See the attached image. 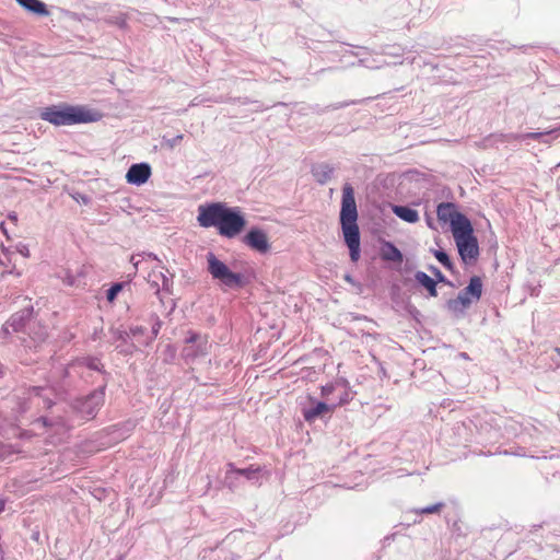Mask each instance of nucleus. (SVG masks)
Instances as JSON below:
<instances>
[{"mask_svg": "<svg viewBox=\"0 0 560 560\" xmlns=\"http://www.w3.org/2000/svg\"><path fill=\"white\" fill-rule=\"evenodd\" d=\"M197 221L202 228H217L219 234L228 238L237 236L246 225L240 208L221 202L199 206Z\"/></svg>", "mask_w": 560, "mask_h": 560, "instance_id": "1", "label": "nucleus"}, {"mask_svg": "<svg viewBox=\"0 0 560 560\" xmlns=\"http://www.w3.org/2000/svg\"><path fill=\"white\" fill-rule=\"evenodd\" d=\"M358 210L353 187L346 183L342 187L340 223L345 242L350 252V259L357 262L360 258V231L358 226Z\"/></svg>", "mask_w": 560, "mask_h": 560, "instance_id": "2", "label": "nucleus"}, {"mask_svg": "<svg viewBox=\"0 0 560 560\" xmlns=\"http://www.w3.org/2000/svg\"><path fill=\"white\" fill-rule=\"evenodd\" d=\"M42 119L55 126H70L97 121L100 114L80 105H52L40 113Z\"/></svg>", "mask_w": 560, "mask_h": 560, "instance_id": "3", "label": "nucleus"}, {"mask_svg": "<svg viewBox=\"0 0 560 560\" xmlns=\"http://www.w3.org/2000/svg\"><path fill=\"white\" fill-rule=\"evenodd\" d=\"M207 271L212 279L220 282L226 289H241L246 285V280L242 273L233 272L228 265L220 260L214 253L208 252Z\"/></svg>", "mask_w": 560, "mask_h": 560, "instance_id": "4", "label": "nucleus"}, {"mask_svg": "<svg viewBox=\"0 0 560 560\" xmlns=\"http://www.w3.org/2000/svg\"><path fill=\"white\" fill-rule=\"evenodd\" d=\"M105 388L106 384H103L88 396L75 400L74 409L82 418L93 419L96 416L100 408L104 405Z\"/></svg>", "mask_w": 560, "mask_h": 560, "instance_id": "5", "label": "nucleus"}, {"mask_svg": "<svg viewBox=\"0 0 560 560\" xmlns=\"http://www.w3.org/2000/svg\"><path fill=\"white\" fill-rule=\"evenodd\" d=\"M24 399L26 402L21 407L22 412H25L32 407L49 409L55 404L54 390L50 387H30Z\"/></svg>", "mask_w": 560, "mask_h": 560, "instance_id": "6", "label": "nucleus"}, {"mask_svg": "<svg viewBox=\"0 0 560 560\" xmlns=\"http://www.w3.org/2000/svg\"><path fill=\"white\" fill-rule=\"evenodd\" d=\"M261 467L249 466L247 468H236L233 463L228 464V470L225 474V483L230 489H235L238 485V476L244 477L249 481H258Z\"/></svg>", "mask_w": 560, "mask_h": 560, "instance_id": "7", "label": "nucleus"}, {"mask_svg": "<svg viewBox=\"0 0 560 560\" xmlns=\"http://www.w3.org/2000/svg\"><path fill=\"white\" fill-rule=\"evenodd\" d=\"M208 339L197 332L189 331L186 338V346L183 349V355L186 359H195L208 353Z\"/></svg>", "mask_w": 560, "mask_h": 560, "instance_id": "8", "label": "nucleus"}, {"mask_svg": "<svg viewBox=\"0 0 560 560\" xmlns=\"http://www.w3.org/2000/svg\"><path fill=\"white\" fill-rule=\"evenodd\" d=\"M456 243L458 254L465 265L474 264L479 256L478 241L475 235L459 240Z\"/></svg>", "mask_w": 560, "mask_h": 560, "instance_id": "9", "label": "nucleus"}, {"mask_svg": "<svg viewBox=\"0 0 560 560\" xmlns=\"http://www.w3.org/2000/svg\"><path fill=\"white\" fill-rule=\"evenodd\" d=\"M243 242L252 249L265 254L270 249L268 236L265 231L254 228L244 236Z\"/></svg>", "mask_w": 560, "mask_h": 560, "instance_id": "10", "label": "nucleus"}, {"mask_svg": "<svg viewBox=\"0 0 560 560\" xmlns=\"http://www.w3.org/2000/svg\"><path fill=\"white\" fill-rule=\"evenodd\" d=\"M451 230L455 242L474 235L472 225L463 213L455 217V220L451 223Z\"/></svg>", "mask_w": 560, "mask_h": 560, "instance_id": "11", "label": "nucleus"}, {"mask_svg": "<svg viewBox=\"0 0 560 560\" xmlns=\"http://www.w3.org/2000/svg\"><path fill=\"white\" fill-rule=\"evenodd\" d=\"M33 312H34L33 306H26L23 310L11 315V317L8 319V322L4 325L5 330H9V328H11L12 331H14V332L23 330L26 326V323L32 317Z\"/></svg>", "mask_w": 560, "mask_h": 560, "instance_id": "12", "label": "nucleus"}, {"mask_svg": "<svg viewBox=\"0 0 560 560\" xmlns=\"http://www.w3.org/2000/svg\"><path fill=\"white\" fill-rule=\"evenodd\" d=\"M151 277L153 278L152 285L156 288L158 294L160 293L161 289L166 292H171V288L173 285V275H171L167 269L163 270L162 268L158 272L153 271Z\"/></svg>", "mask_w": 560, "mask_h": 560, "instance_id": "13", "label": "nucleus"}, {"mask_svg": "<svg viewBox=\"0 0 560 560\" xmlns=\"http://www.w3.org/2000/svg\"><path fill=\"white\" fill-rule=\"evenodd\" d=\"M471 303L472 299L462 290L456 299H451L447 301L446 306L454 314L462 315L471 305Z\"/></svg>", "mask_w": 560, "mask_h": 560, "instance_id": "14", "label": "nucleus"}, {"mask_svg": "<svg viewBox=\"0 0 560 560\" xmlns=\"http://www.w3.org/2000/svg\"><path fill=\"white\" fill-rule=\"evenodd\" d=\"M438 219L442 222H450V224L455 220V217L460 214L456 210L454 203L451 202H442L438 206L436 209Z\"/></svg>", "mask_w": 560, "mask_h": 560, "instance_id": "15", "label": "nucleus"}, {"mask_svg": "<svg viewBox=\"0 0 560 560\" xmlns=\"http://www.w3.org/2000/svg\"><path fill=\"white\" fill-rule=\"evenodd\" d=\"M329 410L330 407L326 402L318 401L310 408H303V417L305 421L313 422L317 418L327 413Z\"/></svg>", "mask_w": 560, "mask_h": 560, "instance_id": "16", "label": "nucleus"}, {"mask_svg": "<svg viewBox=\"0 0 560 560\" xmlns=\"http://www.w3.org/2000/svg\"><path fill=\"white\" fill-rule=\"evenodd\" d=\"M21 7H23L25 10L40 15V16H47L49 15V11L47 9V5L40 1V0H15Z\"/></svg>", "mask_w": 560, "mask_h": 560, "instance_id": "17", "label": "nucleus"}, {"mask_svg": "<svg viewBox=\"0 0 560 560\" xmlns=\"http://www.w3.org/2000/svg\"><path fill=\"white\" fill-rule=\"evenodd\" d=\"M393 212L401 220L408 223H416L419 221V213L417 210L407 206H394Z\"/></svg>", "mask_w": 560, "mask_h": 560, "instance_id": "18", "label": "nucleus"}, {"mask_svg": "<svg viewBox=\"0 0 560 560\" xmlns=\"http://www.w3.org/2000/svg\"><path fill=\"white\" fill-rule=\"evenodd\" d=\"M415 279L418 283H420L422 287H424L428 290V292L431 296L438 295L436 282L434 281V279H432L425 272L417 271L415 273Z\"/></svg>", "mask_w": 560, "mask_h": 560, "instance_id": "19", "label": "nucleus"}, {"mask_svg": "<svg viewBox=\"0 0 560 560\" xmlns=\"http://www.w3.org/2000/svg\"><path fill=\"white\" fill-rule=\"evenodd\" d=\"M468 296L475 301H478L482 293V282L479 277H472L469 281V284L463 290Z\"/></svg>", "mask_w": 560, "mask_h": 560, "instance_id": "20", "label": "nucleus"}, {"mask_svg": "<svg viewBox=\"0 0 560 560\" xmlns=\"http://www.w3.org/2000/svg\"><path fill=\"white\" fill-rule=\"evenodd\" d=\"M386 248L387 249L384 253L385 259L392 260V261H401L402 260V254L395 245L387 243Z\"/></svg>", "mask_w": 560, "mask_h": 560, "instance_id": "21", "label": "nucleus"}, {"mask_svg": "<svg viewBox=\"0 0 560 560\" xmlns=\"http://www.w3.org/2000/svg\"><path fill=\"white\" fill-rule=\"evenodd\" d=\"M129 336L130 338H133L139 346H143L141 341H143L147 337L145 332L147 329L142 326H132L129 328Z\"/></svg>", "mask_w": 560, "mask_h": 560, "instance_id": "22", "label": "nucleus"}, {"mask_svg": "<svg viewBox=\"0 0 560 560\" xmlns=\"http://www.w3.org/2000/svg\"><path fill=\"white\" fill-rule=\"evenodd\" d=\"M126 175H151V167L148 163L133 164Z\"/></svg>", "mask_w": 560, "mask_h": 560, "instance_id": "23", "label": "nucleus"}, {"mask_svg": "<svg viewBox=\"0 0 560 560\" xmlns=\"http://www.w3.org/2000/svg\"><path fill=\"white\" fill-rule=\"evenodd\" d=\"M434 257L441 262L446 269L453 270L454 265L450 259L448 255L444 250H433Z\"/></svg>", "mask_w": 560, "mask_h": 560, "instance_id": "24", "label": "nucleus"}, {"mask_svg": "<svg viewBox=\"0 0 560 560\" xmlns=\"http://www.w3.org/2000/svg\"><path fill=\"white\" fill-rule=\"evenodd\" d=\"M443 506H444L443 502H438L435 504L428 505V506L422 508V509H417V510H415V513H417V514L439 513L442 510Z\"/></svg>", "mask_w": 560, "mask_h": 560, "instance_id": "25", "label": "nucleus"}, {"mask_svg": "<svg viewBox=\"0 0 560 560\" xmlns=\"http://www.w3.org/2000/svg\"><path fill=\"white\" fill-rule=\"evenodd\" d=\"M161 320L159 318L155 319V323L152 326V331L150 335L147 334V337L143 341H141L142 345H150L158 336L160 328H161Z\"/></svg>", "mask_w": 560, "mask_h": 560, "instance_id": "26", "label": "nucleus"}, {"mask_svg": "<svg viewBox=\"0 0 560 560\" xmlns=\"http://www.w3.org/2000/svg\"><path fill=\"white\" fill-rule=\"evenodd\" d=\"M122 289V283H115L113 284L108 290H107V293H106V298L108 300V302H113L117 294L121 291Z\"/></svg>", "mask_w": 560, "mask_h": 560, "instance_id": "27", "label": "nucleus"}, {"mask_svg": "<svg viewBox=\"0 0 560 560\" xmlns=\"http://www.w3.org/2000/svg\"><path fill=\"white\" fill-rule=\"evenodd\" d=\"M140 257H148L150 259H155L158 260L156 256L152 253H144L142 255L138 254V255H132L131 258H130V262L133 265V268L137 270L138 269V266L139 264L141 262L140 260Z\"/></svg>", "mask_w": 560, "mask_h": 560, "instance_id": "28", "label": "nucleus"}, {"mask_svg": "<svg viewBox=\"0 0 560 560\" xmlns=\"http://www.w3.org/2000/svg\"><path fill=\"white\" fill-rule=\"evenodd\" d=\"M85 362H86V366L89 369L102 372L103 364L101 363V361L98 359H96V358H89V359L85 360Z\"/></svg>", "mask_w": 560, "mask_h": 560, "instance_id": "29", "label": "nucleus"}, {"mask_svg": "<svg viewBox=\"0 0 560 560\" xmlns=\"http://www.w3.org/2000/svg\"><path fill=\"white\" fill-rule=\"evenodd\" d=\"M71 197L79 203L88 205L90 202V198L80 192L71 194Z\"/></svg>", "mask_w": 560, "mask_h": 560, "instance_id": "30", "label": "nucleus"}, {"mask_svg": "<svg viewBox=\"0 0 560 560\" xmlns=\"http://www.w3.org/2000/svg\"><path fill=\"white\" fill-rule=\"evenodd\" d=\"M16 252L19 254H21L23 257L27 258L30 257V249H28V246L26 244H23V243H19L16 246Z\"/></svg>", "mask_w": 560, "mask_h": 560, "instance_id": "31", "label": "nucleus"}, {"mask_svg": "<svg viewBox=\"0 0 560 560\" xmlns=\"http://www.w3.org/2000/svg\"><path fill=\"white\" fill-rule=\"evenodd\" d=\"M126 178L129 184H133L137 186L143 185L149 179V177H126Z\"/></svg>", "mask_w": 560, "mask_h": 560, "instance_id": "32", "label": "nucleus"}, {"mask_svg": "<svg viewBox=\"0 0 560 560\" xmlns=\"http://www.w3.org/2000/svg\"><path fill=\"white\" fill-rule=\"evenodd\" d=\"M115 338L117 340H121L122 342H127V340L130 338L129 332L125 330H117L115 332Z\"/></svg>", "mask_w": 560, "mask_h": 560, "instance_id": "33", "label": "nucleus"}, {"mask_svg": "<svg viewBox=\"0 0 560 560\" xmlns=\"http://www.w3.org/2000/svg\"><path fill=\"white\" fill-rule=\"evenodd\" d=\"M431 270L435 275V277L439 279V281H445V277L442 275V272L436 267H432Z\"/></svg>", "mask_w": 560, "mask_h": 560, "instance_id": "34", "label": "nucleus"}, {"mask_svg": "<svg viewBox=\"0 0 560 560\" xmlns=\"http://www.w3.org/2000/svg\"><path fill=\"white\" fill-rule=\"evenodd\" d=\"M37 423H42L44 427H47V425H50V423L48 422V419L45 418V417H40L36 420Z\"/></svg>", "mask_w": 560, "mask_h": 560, "instance_id": "35", "label": "nucleus"}, {"mask_svg": "<svg viewBox=\"0 0 560 560\" xmlns=\"http://www.w3.org/2000/svg\"><path fill=\"white\" fill-rule=\"evenodd\" d=\"M8 218L13 222L18 221V214L15 212L10 213Z\"/></svg>", "mask_w": 560, "mask_h": 560, "instance_id": "36", "label": "nucleus"}, {"mask_svg": "<svg viewBox=\"0 0 560 560\" xmlns=\"http://www.w3.org/2000/svg\"><path fill=\"white\" fill-rule=\"evenodd\" d=\"M5 501L3 499H0V513L4 511Z\"/></svg>", "mask_w": 560, "mask_h": 560, "instance_id": "37", "label": "nucleus"}, {"mask_svg": "<svg viewBox=\"0 0 560 560\" xmlns=\"http://www.w3.org/2000/svg\"><path fill=\"white\" fill-rule=\"evenodd\" d=\"M210 486H211V479H210V477H209V476H207V489H206V491H205V492H207V491H208V489L210 488Z\"/></svg>", "mask_w": 560, "mask_h": 560, "instance_id": "38", "label": "nucleus"}, {"mask_svg": "<svg viewBox=\"0 0 560 560\" xmlns=\"http://www.w3.org/2000/svg\"><path fill=\"white\" fill-rule=\"evenodd\" d=\"M529 136H530L533 139H537L539 135H538V133H532V135H529Z\"/></svg>", "mask_w": 560, "mask_h": 560, "instance_id": "39", "label": "nucleus"}, {"mask_svg": "<svg viewBox=\"0 0 560 560\" xmlns=\"http://www.w3.org/2000/svg\"><path fill=\"white\" fill-rule=\"evenodd\" d=\"M0 229H1L4 233H7V231H5V229H4V223H3V222L0 224Z\"/></svg>", "mask_w": 560, "mask_h": 560, "instance_id": "40", "label": "nucleus"}, {"mask_svg": "<svg viewBox=\"0 0 560 560\" xmlns=\"http://www.w3.org/2000/svg\"><path fill=\"white\" fill-rule=\"evenodd\" d=\"M346 280H347V281H350V282L352 281V279H351V277H350V276H346Z\"/></svg>", "mask_w": 560, "mask_h": 560, "instance_id": "41", "label": "nucleus"}, {"mask_svg": "<svg viewBox=\"0 0 560 560\" xmlns=\"http://www.w3.org/2000/svg\"><path fill=\"white\" fill-rule=\"evenodd\" d=\"M132 350L121 349V352H131Z\"/></svg>", "mask_w": 560, "mask_h": 560, "instance_id": "42", "label": "nucleus"}, {"mask_svg": "<svg viewBox=\"0 0 560 560\" xmlns=\"http://www.w3.org/2000/svg\"><path fill=\"white\" fill-rule=\"evenodd\" d=\"M556 350L560 353V348H557Z\"/></svg>", "mask_w": 560, "mask_h": 560, "instance_id": "43", "label": "nucleus"}]
</instances>
